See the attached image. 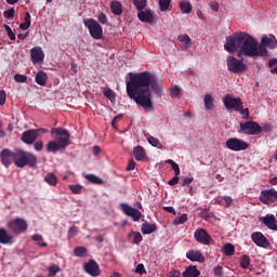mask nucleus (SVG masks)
I'll use <instances>...</instances> for the list:
<instances>
[{
	"instance_id": "f257e3e1",
	"label": "nucleus",
	"mask_w": 277,
	"mask_h": 277,
	"mask_svg": "<svg viewBox=\"0 0 277 277\" xmlns=\"http://www.w3.org/2000/svg\"><path fill=\"white\" fill-rule=\"evenodd\" d=\"M129 77L130 80L127 82L128 96L132 98L136 105H141V107L145 109L153 107L149 88H151L156 94H161L163 83L158 81L157 77L149 71L129 74Z\"/></svg>"
},
{
	"instance_id": "f03ea898",
	"label": "nucleus",
	"mask_w": 277,
	"mask_h": 277,
	"mask_svg": "<svg viewBox=\"0 0 277 277\" xmlns=\"http://www.w3.org/2000/svg\"><path fill=\"white\" fill-rule=\"evenodd\" d=\"M224 49L227 53H235L237 51L238 55L261 57L259 41L248 35V32H239L226 37Z\"/></svg>"
},
{
	"instance_id": "7ed1b4c3",
	"label": "nucleus",
	"mask_w": 277,
	"mask_h": 277,
	"mask_svg": "<svg viewBox=\"0 0 277 277\" xmlns=\"http://www.w3.org/2000/svg\"><path fill=\"white\" fill-rule=\"evenodd\" d=\"M52 135H58L56 141H51L47 144L48 153H57V150H64L68 144H70V134L68 131L62 128H53L51 130Z\"/></svg>"
},
{
	"instance_id": "20e7f679",
	"label": "nucleus",
	"mask_w": 277,
	"mask_h": 277,
	"mask_svg": "<svg viewBox=\"0 0 277 277\" xmlns=\"http://www.w3.org/2000/svg\"><path fill=\"white\" fill-rule=\"evenodd\" d=\"M14 163L16 168H25V166L36 168L38 164V157L29 151L17 149L14 151Z\"/></svg>"
},
{
	"instance_id": "39448f33",
	"label": "nucleus",
	"mask_w": 277,
	"mask_h": 277,
	"mask_svg": "<svg viewBox=\"0 0 277 277\" xmlns=\"http://www.w3.org/2000/svg\"><path fill=\"white\" fill-rule=\"evenodd\" d=\"M6 228L12 235H23V233L27 232L29 225L25 219L17 216L6 222Z\"/></svg>"
},
{
	"instance_id": "423d86ee",
	"label": "nucleus",
	"mask_w": 277,
	"mask_h": 277,
	"mask_svg": "<svg viewBox=\"0 0 277 277\" xmlns=\"http://www.w3.org/2000/svg\"><path fill=\"white\" fill-rule=\"evenodd\" d=\"M227 70L234 75H240L248 70V65L243 63V58H237L235 56H227L226 58Z\"/></svg>"
},
{
	"instance_id": "0eeeda50",
	"label": "nucleus",
	"mask_w": 277,
	"mask_h": 277,
	"mask_svg": "<svg viewBox=\"0 0 277 277\" xmlns=\"http://www.w3.org/2000/svg\"><path fill=\"white\" fill-rule=\"evenodd\" d=\"M260 47V57H267V49H277V39L274 35L262 36Z\"/></svg>"
},
{
	"instance_id": "6e6552de",
	"label": "nucleus",
	"mask_w": 277,
	"mask_h": 277,
	"mask_svg": "<svg viewBox=\"0 0 277 277\" xmlns=\"http://www.w3.org/2000/svg\"><path fill=\"white\" fill-rule=\"evenodd\" d=\"M44 133H49V130L44 128L26 130L22 134V142H24V144L31 145L38 140V137L44 135Z\"/></svg>"
},
{
	"instance_id": "1a4fd4ad",
	"label": "nucleus",
	"mask_w": 277,
	"mask_h": 277,
	"mask_svg": "<svg viewBox=\"0 0 277 277\" xmlns=\"http://www.w3.org/2000/svg\"><path fill=\"white\" fill-rule=\"evenodd\" d=\"M83 24L89 29V34L94 40H101L103 38V27L94 18L84 19Z\"/></svg>"
},
{
	"instance_id": "9d476101",
	"label": "nucleus",
	"mask_w": 277,
	"mask_h": 277,
	"mask_svg": "<svg viewBox=\"0 0 277 277\" xmlns=\"http://www.w3.org/2000/svg\"><path fill=\"white\" fill-rule=\"evenodd\" d=\"M225 146L228 150H233L234 153H241V150H248V148H250L248 142L237 137L227 138Z\"/></svg>"
},
{
	"instance_id": "9b49d317",
	"label": "nucleus",
	"mask_w": 277,
	"mask_h": 277,
	"mask_svg": "<svg viewBox=\"0 0 277 277\" xmlns=\"http://www.w3.org/2000/svg\"><path fill=\"white\" fill-rule=\"evenodd\" d=\"M240 131L245 135H260L263 133V128L256 121L240 122Z\"/></svg>"
},
{
	"instance_id": "f8f14e48",
	"label": "nucleus",
	"mask_w": 277,
	"mask_h": 277,
	"mask_svg": "<svg viewBox=\"0 0 277 277\" xmlns=\"http://www.w3.org/2000/svg\"><path fill=\"white\" fill-rule=\"evenodd\" d=\"M194 237L198 243H201V246H211V243H213V238H211L209 232L202 227L195 230Z\"/></svg>"
},
{
	"instance_id": "ddd939ff",
	"label": "nucleus",
	"mask_w": 277,
	"mask_h": 277,
	"mask_svg": "<svg viewBox=\"0 0 277 277\" xmlns=\"http://www.w3.org/2000/svg\"><path fill=\"white\" fill-rule=\"evenodd\" d=\"M120 209L122 213H124V215H128V217H132L133 222H137L142 219V212L129 206L128 203H120Z\"/></svg>"
},
{
	"instance_id": "4468645a",
	"label": "nucleus",
	"mask_w": 277,
	"mask_h": 277,
	"mask_svg": "<svg viewBox=\"0 0 277 277\" xmlns=\"http://www.w3.org/2000/svg\"><path fill=\"white\" fill-rule=\"evenodd\" d=\"M223 103L226 109H234V111L239 110V106L243 105L240 97H233L229 94L224 96Z\"/></svg>"
},
{
	"instance_id": "2eb2a0df",
	"label": "nucleus",
	"mask_w": 277,
	"mask_h": 277,
	"mask_svg": "<svg viewBox=\"0 0 277 277\" xmlns=\"http://www.w3.org/2000/svg\"><path fill=\"white\" fill-rule=\"evenodd\" d=\"M260 200L263 205H273V202L277 200V192L274 189L262 190Z\"/></svg>"
},
{
	"instance_id": "dca6fc26",
	"label": "nucleus",
	"mask_w": 277,
	"mask_h": 277,
	"mask_svg": "<svg viewBox=\"0 0 277 277\" xmlns=\"http://www.w3.org/2000/svg\"><path fill=\"white\" fill-rule=\"evenodd\" d=\"M84 272L92 277L101 276V267L94 260H90L88 263L84 264Z\"/></svg>"
},
{
	"instance_id": "f3484780",
	"label": "nucleus",
	"mask_w": 277,
	"mask_h": 277,
	"mask_svg": "<svg viewBox=\"0 0 277 277\" xmlns=\"http://www.w3.org/2000/svg\"><path fill=\"white\" fill-rule=\"evenodd\" d=\"M0 159L4 168H10V166H12V161H14V151L8 148L2 149L0 153Z\"/></svg>"
},
{
	"instance_id": "a211bd4d",
	"label": "nucleus",
	"mask_w": 277,
	"mask_h": 277,
	"mask_svg": "<svg viewBox=\"0 0 277 277\" xmlns=\"http://www.w3.org/2000/svg\"><path fill=\"white\" fill-rule=\"evenodd\" d=\"M30 57L32 64H42L44 62V51L40 47H35L30 50Z\"/></svg>"
},
{
	"instance_id": "6ab92c4d",
	"label": "nucleus",
	"mask_w": 277,
	"mask_h": 277,
	"mask_svg": "<svg viewBox=\"0 0 277 277\" xmlns=\"http://www.w3.org/2000/svg\"><path fill=\"white\" fill-rule=\"evenodd\" d=\"M251 239L260 248H267L269 246V240H267V237H265V235H263L261 232H254L251 235Z\"/></svg>"
},
{
	"instance_id": "aec40b11",
	"label": "nucleus",
	"mask_w": 277,
	"mask_h": 277,
	"mask_svg": "<svg viewBox=\"0 0 277 277\" xmlns=\"http://www.w3.org/2000/svg\"><path fill=\"white\" fill-rule=\"evenodd\" d=\"M259 222L264 224V226H266L271 230H277V221L274 214H266L265 216H261L259 219Z\"/></svg>"
},
{
	"instance_id": "412c9836",
	"label": "nucleus",
	"mask_w": 277,
	"mask_h": 277,
	"mask_svg": "<svg viewBox=\"0 0 277 277\" xmlns=\"http://www.w3.org/2000/svg\"><path fill=\"white\" fill-rule=\"evenodd\" d=\"M186 259H188V261H193V263H205V255H202V252H200L199 250L192 249L187 251Z\"/></svg>"
},
{
	"instance_id": "4be33fe9",
	"label": "nucleus",
	"mask_w": 277,
	"mask_h": 277,
	"mask_svg": "<svg viewBox=\"0 0 277 277\" xmlns=\"http://www.w3.org/2000/svg\"><path fill=\"white\" fill-rule=\"evenodd\" d=\"M0 243L2 246H11L14 243V236L8 233V229L0 227Z\"/></svg>"
},
{
	"instance_id": "5701e85b",
	"label": "nucleus",
	"mask_w": 277,
	"mask_h": 277,
	"mask_svg": "<svg viewBox=\"0 0 277 277\" xmlns=\"http://www.w3.org/2000/svg\"><path fill=\"white\" fill-rule=\"evenodd\" d=\"M137 18L141 21V23H153L155 21V17L153 16V11L145 10L137 13Z\"/></svg>"
},
{
	"instance_id": "b1692460",
	"label": "nucleus",
	"mask_w": 277,
	"mask_h": 277,
	"mask_svg": "<svg viewBox=\"0 0 277 277\" xmlns=\"http://www.w3.org/2000/svg\"><path fill=\"white\" fill-rule=\"evenodd\" d=\"M183 277H198L200 276V271L196 265L188 266L182 274Z\"/></svg>"
},
{
	"instance_id": "393cba45",
	"label": "nucleus",
	"mask_w": 277,
	"mask_h": 277,
	"mask_svg": "<svg viewBox=\"0 0 277 277\" xmlns=\"http://www.w3.org/2000/svg\"><path fill=\"white\" fill-rule=\"evenodd\" d=\"M110 11L115 16L122 15V3L118 0H114L110 2Z\"/></svg>"
},
{
	"instance_id": "a878e982",
	"label": "nucleus",
	"mask_w": 277,
	"mask_h": 277,
	"mask_svg": "<svg viewBox=\"0 0 277 277\" xmlns=\"http://www.w3.org/2000/svg\"><path fill=\"white\" fill-rule=\"evenodd\" d=\"M179 8L182 12V14H192V2L187 1V0H182L179 2Z\"/></svg>"
},
{
	"instance_id": "bb28decb",
	"label": "nucleus",
	"mask_w": 277,
	"mask_h": 277,
	"mask_svg": "<svg viewBox=\"0 0 277 277\" xmlns=\"http://www.w3.org/2000/svg\"><path fill=\"white\" fill-rule=\"evenodd\" d=\"M133 155L136 161H143V159H146V151L144 150V147L140 145L134 147Z\"/></svg>"
},
{
	"instance_id": "cd10ccee",
	"label": "nucleus",
	"mask_w": 277,
	"mask_h": 277,
	"mask_svg": "<svg viewBox=\"0 0 277 277\" xmlns=\"http://www.w3.org/2000/svg\"><path fill=\"white\" fill-rule=\"evenodd\" d=\"M44 181L48 183V185H50L51 187H57V175H55V173H47V175L44 176Z\"/></svg>"
},
{
	"instance_id": "c85d7f7f",
	"label": "nucleus",
	"mask_w": 277,
	"mask_h": 277,
	"mask_svg": "<svg viewBox=\"0 0 277 277\" xmlns=\"http://www.w3.org/2000/svg\"><path fill=\"white\" fill-rule=\"evenodd\" d=\"M49 79V76L44 71H39L36 75L35 81L38 83V85H47V81Z\"/></svg>"
},
{
	"instance_id": "c756f323",
	"label": "nucleus",
	"mask_w": 277,
	"mask_h": 277,
	"mask_svg": "<svg viewBox=\"0 0 277 277\" xmlns=\"http://www.w3.org/2000/svg\"><path fill=\"white\" fill-rule=\"evenodd\" d=\"M177 39L185 47V49H192V38H189V35H179Z\"/></svg>"
},
{
	"instance_id": "7c9ffc66",
	"label": "nucleus",
	"mask_w": 277,
	"mask_h": 277,
	"mask_svg": "<svg viewBox=\"0 0 277 277\" xmlns=\"http://www.w3.org/2000/svg\"><path fill=\"white\" fill-rule=\"evenodd\" d=\"M160 12H170L172 10V0H159Z\"/></svg>"
},
{
	"instance_id": "2f4dec72",
	"label": "nucleus",
	"mask_w": 277,
	"mask_h": 277,
	"mask_svg": "<svg viewBox=\"0 0 277 277\" xmlns=\"http://www.w3.org/2000/svg\"><path fill=\"white\" fill-rule=\"evenodd\" d=\"M141 230L143 235H150L155 233V230H157V225L146 223V224H143Z\"/></svg>"
},
{
	"instance_id": "473e14b6",
	"label": "nucleus",
	"mask_w": 277,
	"mask_h": 277,
	"mask_svg": "<svg viewBox=\"0 0 277 277\" xmlns=\"http://www.w3.org/2000/svg\"><path fill=\"white\" fill-rule=\"evenodd\" d=\"M84 179L85 181H88L89 183H92L93 185H103V180H101V177L94 174H85Z\"/></svg>"
},
{
	"instance_id": "72a5a7b5",
	"label": "nucleus",
	"mask_w": 277,
	"mask_h": 277,
	"mask_svg": "<svg viewBox=\"0 0 277 277\" xmlns=\"http://www.w3.org/2000/svg\"><path fill=\"white\" fill-rule=\"evenodd\" d=\"M219 205H221V207H225L226 209H228L233 205V198L229 196H223L220 198Z\"/></svg>"
},
{
	"instance_id": "f704fd0d",
	"label": "nucleus",
	"mask_w": 277,
	"mask_h": 277,
	"mask_svg": "<svg viewBox=\"0 0 277 277\" xmlns=\"http://www.w3.org/2000/svg\"><path fill=\"white\" fill-rule=\"evenodd\" d=\"M223 254H225V256H233V254H235V245L233 243L224 245Z\"/></svg>"
},
{
	"instance_id": "c9c22d12",
	"label": "nucleus",
	"mask_w": 277,
	"mask_h": 277,
	"mask_svg": "<svg viewBox=\"0 0 277 277\" xmlns=\"http://www.w3.org/2000/svg\"><path fill=\"white\" fill-rule=\"evenodd\" d=\"M30 26H31V14H29V12H26L25 22L19 25V29L26 30V29H29Z\"/></svg>"
},
{
	"instance_id": "e433bc0d",
	"label": "nucleus",
	"mask_w": 277,
	"mask_h": 277,
	"mask_svg": "<svg viewBox=\"0 0 277 277\" xmlns=\"http://www.w3.org/2000/svg\"><path fill=\"white\" fill-rule=\"evenodd\" d=\"M203 103H205L206 109H209L210 111L211 109H213V96L211 94L205 95Z\"/></svg>"
},
{
	"instance_id": "4c0bfd02",
	"label": "nucleus",
	"mask_w": 277,
	"mask_h": 277,
	"mask_svg": "<svg viewBox=\"0 0 277 277\" xmlns=\"http://www.w3.org/2000/svg\"><path fill=\"white\" fill-rule=\"evenodd\" d=\"M44 238H42V235L40 234H35L32 235V241H36L37 246L40 248H47V242H42Z\"/></svg>"
},
{
	"instance_id": "58836bf2",
	"label": "nucleus",
	"mask_w": 277,
	"mask_h": 277,
	"mask_svg": "<svg viewBox=\"0 0 277 277\" xmlns=\"http://www.w3.org/2000/svg\"><path fill=\"white\" fill-rule=\"evenodd\" d=\"M74 254L78 258H83L88 254V249L85 247H76L74 249Z\"/></svg>"
},
{
	"instance_id": "ea45409f",
	"label": "nucleus",
	"mask_w": 277,
	"mask_h": 277,
	"mask_svg": "<svg viewBox=\"0 0 277 277\" xmlns=\"http://www.w3.org/2000/svg\"><path fill=\"white\" fill-rule=\"evenodd\" d=\"M48 272L49 277H55L57 276L58 272H62V269L56 264H52L49 266Z\"/></svg>"
},
{
	"instance_id": "a19ab883",
	"label": "nucleus",
	"mask_w": 277,
	"mask_h": 277,
	"mask_svg": "<svg viewBox=\"0 0 277 277\" xmlns=\"http://www.w3.org/2000/svg\"><path fill=\"white\" fill-rule=\"evenodd\" d=\"M147 142L150 144V146H154L155 148H163V145L159 142V138L155 136H149L147 138Z\"/></svg>"
},
{
	"instance_id": "79ce46f5",
	"label": "nucleus",
	"mask_w": 277,
	"mask_h": 277,
	"mask_svg": "<svg viewBox=\"0 0 277 277\" xmlns=\"http://www.w3.org/2000/svg\"><path fill=\"white\" fill-rule=\"evenodd\" d=\"M103 94L109 101H114L116 98V93H114V90L109 89L108 87L103 89Z\"/></svg>"
},
{
	"instance_id": "37998d69",
	"label": "nucleus",
	"mask_w": 277,
	"mask_h": 277,
	"mask_svg": "<svg viewBox=\"0 0 277 277\" xmlns=\"http://www.w3.org/2000/svg\"><path fill=\"white\" fill-rule=\"evenodd\" d=\"M242 116L243 120H248L250 118V109L243 108V104L239 106V109L236 110Z\"/></svg>"
},
{
	"instance_id": "c03bdc74",
	"label": "nucleus",
	"mask_w": 277,
	"mask_h": 277,
	"mask_svg": "<svg viewBox=\"0 0 277 277\" xmlns=\"http://www.w3.org/2000/svg\"><path fill=\"white\" fill-rule=\"evenodd\" d=\"M133 5L138 10V12H142L146 8V0H134Z\"/></svg>"
},
{
	"instance_id": "a18cd8bd",
	"label": "nucleus",
	"mask_w": 277,
	"mask_h": 277,
	"mask_svg": "<svg viewBox=\"0 0 277 277\" xmlns=\"http://www.w3.org/2000/svg\"><path fill=\"white\" fill-rule=\"evenodd\" d=\"M240 267H242V269H248V267H250V256L243 255L241 258Z\"/></svg>"
},
{
	"instance_id": "49530a36",
	"label": "nucleus",
	"mask_w": 277,
	"mask_h": 277,
	"mask_svg": "<svg viewBox=\"0 0 277 277\" xmlns=\"http://www.w3.org/2000/svg\"><path fill=\"white\" fill-rule=\"evenodd\" d=\"M185 222H187V214H182L174 219L173 224L179 226V224H185Z\"/></svg>"
},
{
	"instance_id": "de8ad7c7",
	"label": "nucleus",
	"mask_w": 277,
	"mask_h": 277,
	"mask_svg": "<svg viewBox=\"0 0 277 277\" xmlns=\"http://www.w3.org/2000/svg\"><path fill=\"white\" fill-rule=\"evenodd\" d=\"M69 189L71 194H81L83 186H81V184L69 185Z\"/></svg>"
},
{
	"instance_id": "09e8293b",
	"label": "nucleus",
	"mask_w": 277,
	"mask_h": 277,
	"mask_svg": "<svg viewBox=\"0 0 277 277\" xmlns=\"http://www.w3.org/2000/svg\"><path fill=\"white\" fill-rule=\"evenodd\" d=\"M4 29L10 38V40H16V35L14 34V31H12V27H10V25L4 24Z\"/></svg>"
},
{
	"instance_id": "8fccbe9b",
	"label": "nucleus",
	"mask_w": 277,
	"mask_h": 277,
	"mask_svg": "<svg viewBox=\"0 0 277 277\" xmlns=\"http://www.w3.org/2000/svg\"><path fill=\"white\" fill-rule=\"evenodd\" d=\"M14 80L16 81V83H25V81H27V76L15 74Z\"/></svg>"
},
{
	"instance_id": "3c124183",
	"label": "nucleus",
	"mask_w": 277,
	"mask_h": 277,
	"mask_svg": "<svg viewBox=\"0 0 277 277\" xmlns=\"http://www.w3.org/2000/svg\"><path fill=\"white\" fill-rule=\"evenodd\" d=\"M14 8H11L3 12L4 18H14Z\"/></svg>"
},
{
	"instance_id": "603ef678",
	"label": "nucleus",
	"mask_w": 277,
	"mask_h": 277,
	"mask_svg": "<svg viewBox=\"0 0 277 277\" xmlns=\"http://www.w3.org/2000/svg\"><path fill=\"white\" fill-rule=\"evenodd\" d=\"M34 148H35V150H37V151H40V150H42V148H44V143L42 142V141H35L34 143Z\"/></svg>"
},
{
	"instance_id": "864d4df0",
	"label": "nucleus",
	"mask_w": 277,
	"mask_h": 277,
	"mask_svg": "<svg viewBox=\"0 0 277 277\" xmlns=\"http://www.w3.org/2000/svg\"><path fill=\"white\" fill-rule=\"evenodd\" d=\"M78 233L77 226H71L68 229V237L69 239H72V237H75Z\"/></svg>"
},
{
	"instance_id": "5fc2aeb1",
	"label": "nucleus",
	"mask_w": 277,
	"mask_h": 277,
	"mask_svg": "<svg viewBox=\"0 0 277 277\" xmlns=\"http://www.w3.org/2000/svg\"><path fill=\"white\" fill-rule=\"evenodd\" d=\"M135 273L136 274H146V267H144V264L140 263L137 264L136 268H135Z\"/></svg>"
},
{
	"instance_id": "6e6d98bb",
	"label": "nucleus",
	"mask_w": 277,
	"mask_h": 277,
	"mask_svg": "<svg viewBox=\"0 0 277 277\" xmlns=\"http://www.w3.org/2000/svg\"><path fill=\"white\" fill-rule=\"evenodd\" d=\"M143 239H144V237H142V234L135 233L133 243L140 245V243H142Z\"/></svg>"
},
{
	"instance_id": "4d7b16f0",
	"label": "nucleus",
	"mask_w": 277,
	"mask_h": 277,
	"mask_svg": "<svg viewBox=\"0 0 277 277\" xmlns=\"http://www.w3.org/2000/svg\"><path fill=\"white\" fill-rule=\"evenodd\" d=\"M192 183H194V177H183V183H182V187H185L187 185H192Z\"/></svg>"
},
{
	"instance_id": "13d9d810",
	"label": "nucleus",
	"mask_w": 277,
	"mask_h": 277,
	"mask_svg": "<svg viewBox=\"0 0 277 277\" xmlns=\"http://www.w3.org/2000/svg\"><path fill=\"white\" fill-rule=\"evenodd\" d=\"M97 19L100 21V23H102V25L107 24V15H105V13H100Z\"/></svg>"
},
{
	"instance_id": "bf43d9fd",
	"label": "nucleus",
	"mask_w": 277,
	"mask_h": 277,
	"mask_svg": "<svg viewBox=\"0 0 277 277\" xmlns=\"http://www.w3.org/2000/svg\"><path fill=\"white\" fill-rule=\"evenodd\" d=\"M132 170H135V160H133V159L129 160L128 166H127L128 172H131Z\"/></svg>"
},
{
	"instance_id": "052dcab7",
	"label": "nucleus",
	"mask_w": 277,
	"mask_h": 277,
	"mask_svg": "<svg viewBox=\"0 0 277 277\" xmlns=\"http://www.w3.org/2000/svg\"><path fill=\"white\" fill-rule=\"evenodd\" d=\"M210 8H211L212 12H219L220 11V3L210 2Z\"/></svg>"
},
{
	"instance_id": "680f3d73",
	"label": "nucleus",
	"mask_w": 277,
	"mask_h": 277,
	"mask_svg": "<svg viewBox=\"0 0 277 277\" xmlns=\"http://www.w3.org/2000/svg\"><path fill=\"white\" fill-rule=\"evenodd\" d=\"M222 274H224L222 266H215L214 267V275L222 277Z\"/></svg>"
},
{
	"instance_id": "e2e57ef3",
	"label": "nucleus",
	"mask_w": 277,
	"mask_h": 277,
	"mask_svg": "<svg viewBox=\"0 0 277 277\" xmlns=\"http://www.w3.org/2000/svg\"><path fill=\"white\" fill-rule=\"evenodd\" d=\"M179 94H181V89H179V88H173L172 90H171V96L173 97V98H176V96H179Z\"/></svg>"
},
{
	"instance_id": "0e129e2a",
	"label": "nucleus",
	"mask_w": 277,
	"mask_h": 277,
	"mask_svg": "<svg viewBox=\"0 0 277 277\" xmlns=\"http://www.w3.org/2000/svg\"><path fill=\"white\" fill-rule=\"evenodd\" d=\"M5 98H6L5 91L1 90L0 91V105H5Z\"/></svg>"
},
{
	"instance_id": "69168bd1",
	"label": "nucleus",
	"mask_w": 277,
	"mask_h": 277,
	"mask_svg": "<svg viewBox=\"0 0 277 277\" xmlns=\"http://www.w3.org/2000/svg\"><path fill=\"white\" fill-rule=\"evenodd\" d=\"M172 167V170L175 172L176 176L181 175V168L179 167V164L175 162Z\"/></svg>"
},
{
	"instance_id": "338daca9",
	"label": "nucleus",
	"mask_w": 277,
	"mask_h": 277,
	"mask_svg": "<svg viewBox=\"0 0 277 277\" xmlns=\"http://www.w3.org/2000/svg\"><path fill=\"white\" fill-rule=\"evenodd\" d=\"M169 185L174 186L176 184H179V175L173 176L169 182Z\"/></svg>"
},
{
	"instance_id": "774afa93",
	"label": "nucleus",
	"mask_w": 277,
	"mask_h": 277,
	"mask_svg": "<svg viewBox=\"0 0 277 277\" xmlns=\"http://www.w3.org/2000/svg\"><path fill=\"white\" fill-rule=\"evenodd\" d=\"M92 150L95 157H97V155H101V147L98 145L93 146Z\"/></svg>"
}]
</instances>
